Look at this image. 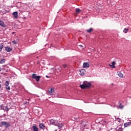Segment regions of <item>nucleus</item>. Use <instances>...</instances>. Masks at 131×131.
<instances>
[{
	"label": "nucleus",
	"instance_id": "nucleus-1",
	"mask_svg": "<svg viewBox=\"0 0 131 131\" xmlns=\"http://www.w3.org/2000/svg\"><path fill=\"white\" fill-rule=\"evenodd\" d=\"M50 124L52 125H56L58 128H61L63 126V124H60L57 120L51 119L50 120Z\"/></svg>",
	"mask_w": 131,
	"mask_h": 131
},
{
	"label": "nucleus",
	"instance_id": "nucleus-2",
	"mask_svg": "<svg viewBox=\"0 0 131 131\" xmlns=\"http://www.w3.org/2000/svg\"><path fill=\"white\" fill-rule=\"evenodd\" d=\"M92 85V83L91 82L88 81H84L83 83L81 85H80V88L84 90L85 89H89Z\"/></svg>",
	"mask_w": 131,
	"mask_h": 131
},
{
	"label": "nucleus",
	"instance_id": "nucleus-3",
	"mask_svg": "<svg viewBox=\"0 0 131 131\" xmlns=\"http://www.w3.org/2000/svg\"><path fill=\"white\" fill-rule=\"evenodd\" d=\"M1 126H5L6 128H8V127H10L11 126V124L8 122L6 121H2L1 122Z\"/></svg>",
	"mask_w": 131,
	"mask_h": 131
},
{
	"label": "nucleus",
	"instance_id": "nucleus-4",
	"mask_svg": "<svg viewBox=\"0 0 131 131\" xmlns=\"http://www.w3.org/2000/svg\"><path fill=\"white\" fill-rule=\"evenodd\" d=\"M32 77L33 78V79H36V81L38 82L39 81L41 77L40 76H37L35 74H33Z\"/></svg>",
	"mask_w": 131,
	"mask_h": 131
},
{
	"label": "nucleus",
	"instance_id": "nucleus-5",
	"mask_svg": "<svg viewBox=\"0 0 131 131\" xmlns=\"http://www.w3.org/2000/svg\"><path fill=\"white\" fill-rule=\"evenodd\" d=\"M1 110H4V111H7V112H8V111H9V110H10V108H9V107H8V105L5 106H4V104L1 105Z\"/></svg>",
	"mask_w": 131,
	"mask_h": 131
},
{
	"label": "nucleus",
	"instance_id": "nucleus-6",
	"mask_svg": "<svg viewBox=\"0 0 131 131\" xmlns=\"http://www.w3.org/2000/svg\"><path fill=\"white\" fill-rule=\"evenodd\" d=\"M5 50L6 52H12V51H13V49L12 48H11V47H7L5 48Z\"/></svg>",
	"mask_w": 131,
	"mask_h": 131
},
{
	"label": "nucleus",
	"instance_id": "nucleus-7",
	"mask_svg": "<svg viewBox=\"0 0 131 131\" xmlns=\"http://www.w3.org/2000/svg\"><path fill=\"white\" fill-rule=\"evenodd\" d=\"M83 68H89L90 67V64L88 62H84L83 64Z\"/></svg>",
	"mask_w": 131,
	"mask_h": 131
},
{
	"label": "nucleus",
	"instance_id": "nucleus-8",
	"mask_svg": "<svg viewBox=\"0 0 131 131\" xmlns=\"http://www.w3.org/2000/svg\"><path fill=\"white\" fill-rule=\"evenodd\" d=\"M80 75L83 76L85 74V70L84 69H81L80 70Z\"/></svg>",
	"mask_w": 131,
	"mask_h": 131
},
{
	"label": "nucleus",
	"instance_id": "nucleus-9",
	"mask_svg": "<svg viewBox=\"0 0 131 131\" xmlns=\"http://www.w3.org/2000/svg\"><path fill=\"white\" fill-rule=\"evenodd\" d=\"M0 26H2V27H7V26L5 24V23L2 20H0Z\"/></svg>",
	"mask_w": 131,
	"mask_h": 131
},
{
	"label": "nucleus",
	"instance_id": "nucleus-10",
	"mask_svg": "<svg viewBox=\"0 0 131 131\" xmlns=\"http://www.w3.org/2000/svg\"><path fill=\"white\" fill-rule=\"evenodd\" d=\"M13 16L14 17L15 19H17L18 18V12H15L13 13Z\"/></svg>",
	"mask_w": 131,
	"mask_h": 131
},
{
	"label": "nucleus",
	"instance_id": "nucleus-11",
	"mask_svg": "<svg viewBox=\"0 0 131 131\" xmlns=\"http://www.w3.org/2000/svg\"><path fill=\"white\" fill-rule=\"evenodd\" d=\"M32 129L33 131H38V128L36 125H34L32 126Z\"/></svg>",
	"mask_w": 131,
	"mask_h": 131
},
{
	"label": "nucleus",
	"instance_id": "nucleus-12",
	"mask_svg": "<svg viewBox=\"0 0 131 131\" xmlns=\"http://www.w3.org/2000/svg\"><path fill=\"white\" fill-rule=\"evenodd\" d=\"M86 31L88 33H91V32H93V31H94V29H93V28H91L90 29L87 30Z\"/></svg>",
	"mask_w": 131,
	"mask_h": 131
},
{
	"label": "nucleus",
	"instance_id": "nucleus-13",
	"mask_svg": "<svg viewBox=\"0 0 131 131\" xmlns=\"http://www.w3.org/2000/svg\"><path fill=\"white\" fill-rule=\"evenodd\" d=\"M54 92H55V90L53 89H51L49 91V94L50 95H53V94H54Z\"/></svg>",
	"mask_w": 131,
	"mask_h": 131
},
{
	"label": "nucleus",
	"instance_id": "nucleus-14",
	"mask_svg": "<svg viewBox=\"0 0 131 131\" xmlns=\"http://www.w3.org/2000/svg\"><path fill=\"white\" fill-rule=\"evenodd\" d=\"M115 61H113L112 63V64H110V66H111V67H112V68H115Z\"/></svg>",
	"mask_w": 131,
	"mask_h": 131
},
{
	"label": "nucleus",
	"instance_id": "nucleus-15",
	"mask_svg": "<svg viewBox=\"0 0 131 131\" xmlns=\"http://www.w3.org/2000/svg\"><path fill=\"white\" fill-rule=\"evenodd\" d=\"M130 126V123L129 122H126L124 124V126L125 127H127V126Z\"/></svg>",
	"mask_w": 131,
	"mask_h": 131
},
{
	"label": "nucleus",
	"instance_id": "nucleus-16",
	"mask_svg": "<svg viewBox=\"0 0 131 131\" xmlns=\"http://www.w3.org/2000/svg\"><path fill=\"white\" fill-rule=\"evenodd\" d=\"M40 128H41V129H43V128H45V124L41 123L39 124V125Z\"/></svg>",
	"mask_w": 131,
	"mask_h": 131
},
{
	"label": "nucleus",
	"instance_id": "nucleus-17",
	"mask_svg": "<svg viewBox=\"0 0 131 131\" xmlns=\"http://www.w3.org/2000/svg\"><path fill=\"white\" fill-rule=\"evenodd\" d=\"M76 12L77 14H79V13H80V12H81V10H80V9H79V8H76Z\"/></svg>",
	"mask_w": 131,
	"mask_h": 131
},
{
	"label": "nucleus",
	"instance_id": "nucleus-18",
	"mask_svg": "<svg viewBox=\"0 0 131 131\" xmlns=\"http://www.w3.org/2000/svg\"><path fill=\"white\" fill-rule=\"evenodd\" d=\"M6 60L4 58H2L0 61V64H4L5 63Z\"/></svg>",
	"mask_w": 131,
	"mask_h": 131
},
{
	"label": "nucleus",
	"instance_id": "nucleus-19",
	"mask_svg": "<svg viewBox=\"0 0 131 131\" xmlns=\"http://www.w3.org/2000/svg\"><path fill=\"white\" fill-rule=\"evenodd\" d=\"M118 75L121 78H122V77H123V74H122V73H121L120 72L118 73Z\"/></svg>",
	"mask_w": 131,
	"mask_h": 131
},
{
	"label": "nucleus",
	"instance_id": "nucleus-20",
	"mask_svg": "<svg viewBox=\"0 0 131 131\" xmlns=\"http://www.w3.org/2000/svg\"><path fill=\"white\" fill-rule=\"evenodd\" d=\"M123 32L124 33H127V32H128V29L125 28Z\"/></svg>",
	"mask_w": 131,
	"mask_h": 131
},
{
	"label": "nucleus",
	"instance_id": "nucleus-21",
	"mask_svg": "<svg viewBox=\"0 0 131 131\" xmlns=\"http://www.w3.org/2000/svg\"><path fill=\"white\" fill-rule=\"evenodd\" d=\"M81 124L82 126H83V127H85L86 126V123H85V122H82Z\"/></svg>",
	"mask_w": 131,
	"mask_h": 131
},
{
	"label": "nucleus",
	"instance_id": "nucleus-22",
	"mask_svg": "<svg viewBox=\"0 0 131 131\" xmlns=\"http://www.w3.org/2000/svg\"><path fill=\"white\" fill-rule=\"evenodd\" d=\"M4 48V45L2 44H0V52H2L3 51V49Z\"/></svg>",
	"mask_w": 131,
	"mask_h": 131
},
{
	"label": "nucleus",
	"instance_id": "nucleus-23",
	"mask_svg": "<svg viewBox=\"0 0 131 131\" xmlns=\"http://www.w3.org/2000/svg\"><path fill=\"white\" fill-rule=\"evenodd\" d=\"M119 107L120 108V109H122V108H123V105L120 104L119 106Z\"/></svg>",
	"mask_w": 131,
	"mask_h": 131
},
{
	"label": "nucleus",
	"instance_id": "nucleus-24",
	"mask_svg": "<svg viewBox=\"0 0 131 131\" xmlns=\"http://www.w3.org/2000/svg\"><path fill=\"white\" fill-rule=\"evenodd\" d=\"M5 84L6 86H9V81H6V82H5Z\"/></svg>",
	"mask_w": 131,
	"mask_h": 131
},
{
	"label": "nucleus",
	"instance_id": "nucleus-25",
	"mask_svg": "<svg viewBox=\"0 0 131 131\" xmlns=\"http://www.w3.org/2000/svg\"><path fill=\"white\" fill-rule=\"evenodd\" d=\"M79 48H80V49H82V50L84 49V47L82 45H79Z\"/></svg>",
	"mask_w": 131,
	"mask_h": 131
},
{
	"label": "nucleus",
	"instance_id": "nucleus-26",
	"mask_svg": "<svg viewBox=\"0 0 131 131\" xmlns=\"http://www.w3.org/2000/svg\"><path fill=\"white\" fill-rule=\"evenodd\" d=\"M6 90L7 91H10V86H6Z\"/></svg>",
	"mask_w": 131,
	"mask_h": 131
},
{
	"label": "nucleus",
	"instance_id": "nucleus-27",
	"mask_svg": "<svg viewBox=\"0 0 131 131\" xmlns=\"http://www.w3.org/2000/svg\"><path fill=\"white\" fill-rule=\"evenodd\" d=\"M13 43H15V45H17V41L16 40L12 41Z\"/></svg>",
	"mask_w": 131,
	"mask_h": 131
},
{
	"label": "nucleus",
	"instance_id": "nucleus-28",
	"mask_svg": "<svg viewBox=\"0 0 131 131\" xmlns=\"http://www.w3.org/2000/svg\"><path fill=\"white\" fill-rule=\"evenodd\" d=\"M117 120H118V121L119 122H120V120H121L120 119V118H117Z\"/></svg>",
	"mask_w": 131,
	"mask_h": 131
},
{
	"label": "nucleus",
	"instance_id": "nucleus-29",
	"mask_svg": "<svg viewBox=\"0 0 131 131\" xmlns=\"http://www.w3.org/2000/svg\"><path fill=\"white\" fill-rule=\"evenodd\" d=\"M63 68H66L67 67V64H63Z\"/></svg>",
	"mask_w": 131,
	"mask_h": 131
},
{
	"label": "nucleus",
	"instance_id": "nucleus-30",
	"mask_svg": "<svg viewBox=\"0 0 131 131\" xmlns=\"http://www.w3.org/2000/svg\"><path fill=\"white\" fill-rule=\"evenodd\" d=\"M46 77L47 78H49V76L46 75Z\"/></svg>",
	"mask_w": 131,
	"mask_h": 131
},
{
	"label": "nucleus",
	"instance_id": "nucleus-31",
	"mask_svg": "<svg viewBox=\"0 0 131 131\" xmlns=\"http://www.w3.org/2000/svg\"><path fill=\"white\" fill-rule=\"evenodd\" d=\"M0 110H2V105H0Z\"/></svg>",
	"mask_w": 131,
	"mask_h": 131
},
{
	"label": "nucleus",
	"instance_id": "nucleus-32",
	"mask_svg": "<svg viewBox=\"0 0 131 131\" xmlns=\"http://www.w3.org/2000/svg\"><path fill=\"white\" fill-rule=\"evenodd\" d=\"M2 68L0 67V72L2 71Z\"/></svg>",
	"mask_w": 131,
	"mask_h": 131
},
{
	"label": "nucleus",
	"instance_id": "nucleus-33",
	"mask_svg": "<svg viewBox=\"0 0 131 131\" xmlns=\"http://www.w3.org/2000/svg\"><path fill=\"white\" fill-rule=\"evenodd\" d=\"M2 88V84H0V89Z\"/></svg>",
	"mask_w": 131,
	"mask_h": 131
},
{
	"label": "nucleus",
	"instance_id": "nucleus-34",
	"mask_svg": "<svg viewBox=\"0 0 131 131\" xmlns=\"http://www.w3.org/2000/svg\"><path fill=\"white\" fill-rule=\"evenodd\" d=\"M28 100V101H30L31 99H29Z\"/></svg>",
	"mask_w": 131,
	"mask_h": 131
},
{
	"label": "nucleus",
	"instance_id": "nucleus-35",
	"mask_svg": "<svg viewBox=\"0 0 131 131\" xmlns=\"http://www.w3.org/2000/svg\"><path fill=\"white\" fill-rule=\"evenodd\" d=\"M129 123H130V125L131 124V120L130 121Z\"/></svg>",
	"mask_w": 131,
	"mask_h": 131
},
{
	"label": "nucleus",
	"instance_id": "nucleus-36",
	"mask_svg": "<svg viewBox=\"0 0 131 131\" xmlns=\"http://www.w3.org/2000/svg\"><path fill=\"white\" fill-rule=\"evenodd\" d=\"M3 69H4V70H6V68H4Z\"/></svg>",
	"mask_w": 131,
	"mask_h": 131
},
{
	"label": "nucleus",
	"instance_id": "nucleus-37",
	"mask_svg": "<svg viewBox=\"0 0 131 131\" xmlns=\"http://www.w3.org/2000/svg\"><path fill=\"white\" fill-rule=\"evenodd\" d=\"M55 131H57V130H56Z\"/></svg>",
	"mask_w": 131,
	"mask_h": 131
}]
</instances>
